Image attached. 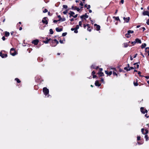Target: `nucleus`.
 I'll return each instance as SVG.
<instances>
[{
	"label": "nucleus",
	"instance_id": "1",
	"mask_svg": "<svg viewBox=\"0 0 149 149\" xmlns=\"http://www.w3.org/2000/svg\"><path fill=\"white\" fill-rule=\"evenodd\" d=\"M51 45L52 47L56 46L59 43L58 41L56 39H51Z\"/></svg>",
	"mask_w": 149,
	"mask_h": 149
},
{
	"label": "nucleus",
	"instance_id": "2",
	"mask_svg": "<svg viewBox=\"0 0 149 149\" xmlns=\"http://www.w3.org/2000/svg\"><path fill=\"white\" fill-rule=\"evenodd\" d=\"M0 56L3 58L7 57L8 55L6 52L5 51H1L0 52Z\"/></svg>",
	"mask_w": 149,
	"mask_h": 149
},
{
	"label": "nucleus",
	"instance_id": "3",
	"mask_svg": "<svg viewBox=\"0 0 149 149\" xmlns=\"http://www.w3.org/2000/svg\"><path fill=\"white\" fill-rule=\"evenodd\" d=\"M43 92L44 94L46 96L49 93V90L47 87H44L43 88Z\"/></svg>",
	"mask_w": 149,
	"mask_h": 149
},
{
	"label": "nucleus",
	"instance_id": "4",
	"mask_svg": "<svg viewBox=\"0 0 149 149\" xmlns=\"http://www.w3.org/2000/svg\"><path fill=\"white\" fill-rule=\"evenodd\" d=\"M10 54L13 56H15L16 54V52L13 48H12L11 49L10 51Z\"/></svg>",
	"mask_w": 149,
	"mask_h": 149
},
{
	"label": "nucleus",
	"instance_id": "5",
	"mask_svg": "<svg viewBox=\"0 0 149 149\" xmlns=\"http://www.w3.org/2000/svg\"><path fill=\"white\" fill-rule=\"evenodd\" d=\"M48 18L47 17H45L43 18L42 20V23L46 25L47 24H48V21L47 20Z\"/></svg>",
	"mask_w": 149,
	"mask_h": 149
},
{
	"label": "nucleus",
	"instance_id": "6",
	"mask_svg": "<svg viewBox=\"0 0 149 149\" xmlns=\"http://www.w3.org/2000/svg\"><path fill=\"white\" fill-rule=\"evenodd\" d=\"M141 131L142 134H146L148 133V130L147 129L144 130V128H142L141 129Z\"/></svg>",
	"mask_w": 149,
	"mask_h": 149
},
{
	"label": "nucleus",
	"instance_id": "7",
	"mask_svg": "<svg viewBox=\"0 0 149 149\" xmlns=\"http://www.w3.org/2000/svg\"><path fill=\"white\" fill-rule=\"evenodd\" d=\"M140 110L141 112L143 114L147 113L148 112L147 110L146 109H145L143 107H141L140 108Z\"/></svg>",
	"mask_w": 149,
	"mask_h": 149
},
{
	"label": "nucleus",
	"instance_id": "8",
	"mask_svg": "<svg viewBox=\"0 0 149 149\" xmlns=\"http://www.w3.org/2000/svg\"><path fill=\"white\" fill-rule=\"evenodd\" d=\"M51 39L50 38H48L47 37L45 39V40H43V42L45 44H47L49 42L51 43Z\"/></svg>",
	"mask_w": 149,
	"mask_h": 149
},
{
	"label": "nucleus",
	"instance_id": "9",
	"mask_svg": "<svg viewBox=\"0 0 149 149\" xmlns=\"http://www.w3.org/2000/svg\"><path fill=\"white\" fill-rule=\"evenodd\" d=\"M81 19L83 20V19L86 20V18H87L88 17V15H87V13H86L85 14L82 15L80 17Z\"/></svg>",
	"mask_w": 149,
	"mask_h": 149
},
{
	"label": "nucleus",
	"instance_id": "10",
	"mask_svg": "<svg viewBox=\"0 0 149 149\" xmlns=\"http://www.w3.org/2000/svg\"><path fill=\"white\" fill-rule=\"evenodd\" d=\"M39 41V40L37 39L33 40L32 42V43L35 45H37Z\"/></svg>",
	"mask_w": 149,
	"mask_h": 149
},
{
	"label": "nucleus",
	"instance_id": "11",
	"mask_svg": "<svg viewBox=\"0 0 149 149\" xmlns=\"http://www.w3.org/2000/svg\"><path fill=\"white\" fill-rule=\"evenodd\" d=\"M142 14L144 16L148 15L149 17V12L148 11H144Z\"/></svg>",
	"mask_w": 149,
	"mask_h": 149
},
{
	"label": "nucleus",
	"instance_id": "12",
	"mask_svg": "<svg viewBox=\"0 0 149 149\" xmlns=\"http://www.w3.org/2000/svg\"><path fill=\"white\" fill-rule=\"evenodd\" d=\"M94 26H96V30L97 31H98L100 30V26L99 25H97L96 24H94Z\"/></svg>",
	"mask_w": 149,
	"mask_h": 149
},
{
	"label": "nucleus",
	"instance_id": "13",
	"mask_svg": "<svg viewBox=\"0 0 149 149\" xmlns=\"http://www.w3.org/2000/svg\"><path fill=\"white\" fill-rule=\"evenodd\" d=\"M123 19L124 20V21L125 22L127 23H128L129 22L130 20V17H123Z\"/></svg>",
	"mask_w": 149,
	"mask_h": 149
},
{
	"label": "nucleus",
	"instance_id": "14",
	"mask_svg": "<svg viewBox=\"0 0 149 149\" xmlns=\"http://www.w3.org/2000/svg\"><path fill=\"white\" fill-rule=\"evenodd\" d=\"M95 86L98 87L100 86L101 85V84L99 83V81L98 80H96L95 81Z\"/></svg>",
	"mask_w": 149,
	"mask_h": 149
},
{
	"label": "nucleus",
	"instance_id": "15",
	"mask_svg": "<svg viewBox=\"0 0 149 149\" xmlns=\"http://www.w3.org/2000/svg\"><path fill=\"white\" fill-rule=\"evenodd\" d=\"M136 43L141 44V40L138 38H136L135 40Z\"/></svg>",
	"mask_w": 149,
	"mask_h": 149
},
{
	"label": "nucleus",
	"instance_id": "16",
	"mask_svg": "<svg viewBox=\"0 0 149 149\" xmlns=\"http://www.w3.org/2000/svg\"><path fill=\"white\" fill-rule=\"evenodd\" d=\"M105 74H107L108 75H111L112 74V71H110L108 72L107 70H105Z\"/></svg>",
	"mask_w": 149,
	"mask_h": 149
},
{
	"label": "nucleus",
	"instance_id": "17",
	"mask_svg": "<svg viewBox=\"0 0 149 149\" xmlns=\"http://www.w3.org/2000/svg\"><path fill=\"white\" fill-rule=\"evenodd\" d=\"M97 74L99 75V77H101L104 76V74L103 72H98Z\"/></svg>",
	"mask_w": 149,
	"mask_h": 149
},
{
	"label": "nucleus",
	"instance_id": "18",
	"mask_svg": "<svg viewBox=\"0 0 149 149\" xmlns=\"http://www.w3.org/2000/svg\"><path fill=\"white\" fill-rule=\"evenodd\" d=\"M74 13L72 11H70V13H69V14L70 15L69 17H72L73 16V15L74 14Z\"/></svg>",
	"mask_w": 149,
	"mask_h": 149
},
{
	"label": "nucleus",
	"instance_id": "19",
	"mask_svg": "<svg viewBox=\"0 0 149 149\" xmlns=\"http://www.w3.org/2000/svg\"><path fill=\"white\" fill-rule=\"evenodd\" d=\"M56 30L57 32H59L63 30V28H59L58 27H57L56 29Z\"/></svg>",
	"mask_w": 149,
	"mask_h": 149
},
{
	"label": "nucleus",
	"instance_id": "20",
	"mask_svg": "<svg viewBox=\"0 0 149 149\" xmlns=\"http://www.w3.org/2000/svg\"><path fill=\"white\" fill-rule=\"evenodd\" d=\"M146 46V44L145 43L142 44L141 45V48L143 49Z\"/></svg>",
	"mask_w": 149,
	"mask_h": 149
},
{
	"label": "nucleus",
	"instance_id": "21",
	"mask_svg": "<svg viewBox=\"0 0 149 149\" xmlns=\"http://www.w3.org/2000/svg\"><path fill=\"white\" fill-rule=\"evenodd\" d=\"M113 18L117 21H119V22H120V19L118 17H113Z\"/></svg>",
	"mask_w": 149,
	"mask_h": 149
},
{
	"label": "nucleus",
	"instance_id": "22",
	"mask_svg": "<svg viewBox=\"0 0 149 149\" xmlns=\"http://www.w3.org/2000/svg\"><path fill=\"white\" fill-rule=\"evenodd\" d=\"M10 35V33L9 32L7 31H5V35L6 37H8Z\"/></svg>",
	"mask_w": 149,
	"mask_h": 149
},
{
	"label": "nucleus",
	"instance_id": "23",
	"mask_svg": "<svg viewBox=\"0 0 149 149\" xmlns=\"http://www.w3.org/2000/svg\"><path fill=\"white\" fill-rule=\"evenodd\" d=\"M15 80L16 81H17V83H20L21 82L20 80L18 78H15Z\"/></svg>",
	"mask_w": 149,
	"mask_h": 149
},
{
	"label": "nucleus",
	"instance_id": "24",
	"mask_svg": "<svg viewBox=\"0 0 149 149\" xmlns=\"http://www.w3.org/2000/svg\"><path fill=\"white\" fill-rule=\"evenodd\" d=\"M137 79L136 80V82H135L134 81V82L133 84L134 86H137L138 85Z\"/></svg>",
	"mask_w": 149,
	"mask_h": 149
},
{
	"label": "nucleus",
	"instance_id": "25",
	"mask_svg": "<svg viewBox=\"0 0 149 149\" xmlns=\"http://www.w3.org/2000/svg\"><path fill=\"white\" fill-rule=\"evenodd\" d=\"M131 35L130 34H129L128 33H126L125 34V36L127 38H129L130 37Z\"/></svg>",
	"mask_w": 149,
	"mask_h": 149
},
{
	"label": "nucleus",
	"instance_id": "26",
	"mask_svg": "<svg viewBox=\"0 0 149 149\" xmlns=\"http://www.w3.org/2000/svg\"><path fill=\"white\" fill-rule=\"evenodd\" d=\"M83 21V20H82V21H79V25L81 27H82V22Z\"/></svg>",
	"mask_w": 149,
	"mask_h": 149
},
{
	"label": "nucleus",
	"instance_id": "27",
	"mask_svg": "<svg viewBox=\"0 0 149 149\" xmlns=\"http://www.w3.org/2000/svg\"><path fill=\"white\" fill-rule=\"evenodd\" d=\"M134 32V31H131V30H128V31H127V33L130 34V33H133Z\"/></svg>",
	"mask_w": 149,
	"mask_h": 149
},
{
	"label": "nucleus",
	"instance_id": "28",
	"mask_svg": "<svg viewBox=\"0 0 149 149\" xmlns=\"http://www.w3.org/2000/svg\"><path fill=\"white\" fill-rule=\"evenodd\" d=\"M145 138L146 139V141H147L148 139V135L146 134L145 136Z\"/></svg>",
	"mask_w": 149,
	"mask_h": 149
},
{
	"label": "nucleus",
	"instance_id": "29",
	"mask_svg": "<svg viewBox=\"0 0 149 149\" xmlns=\"http://www.w3.org/2000/svg\"><path fill=\"white\" fill-rule=\"evenodd\" d=\"M74 10H77L78 12H79L80 10V9L79 8H77L76 6H75V8L74 9Z\"/></svg>",
	"mask_w": 149,
	"mask_h": 149
},
{
	"label": "nucleus",
	"instance_id": "30",
	"mask_svg": "<svg viewBox=\"0 0 149 149\" xmlns=\"http://www.w3.org/2000/svg\"><path fill=\"white\" fill-rule=\"evenodd\" d=\"M69 10V9H67L65 11H63V13L65 15L66 14Z\"/></svg>",
	"mask_w": 149,
	"mask_h": 149
},
{
	"label": "nucleus",
	"instance_id": "31",
	"mask_svg": "<svg viewBox=\"0 0 149 149\" xmlns=\"http://www.w3.org/2000/svg\"><path fill=\"white\" fill-rule=\"evenodd\" d=\"M124 47H127L129 46V45L127 43H124Z\"/></svg>",
	"mask_w": 149,
	"mask_h": 149
},
{
	"label": "nucleus",
	"instance_id": "32",
	"mask_svg": "<svg viewBox=\"0 0 149 149\" xmlns=\"http://www.w3.org/2000/svg\"><path fill=\"white\" fill-rule=\"evenodd\" d=\"M96 66L94 64L92 65L91 66V68L92 69H95V68Z\"/></svg>",
	"mask_w": 149,
	"mask_h": 149
},
{
	"label": "nucleus",
	"instance_id": "33",
	"mask_svg": "<svg viewBox=\"0 0 149 149\" xmlns=\"http://www.w3.org/2000/svg\"><path fill=\"white\" fill-rule=\"evenodd\" d=\"M49 31H50V33L51 34H52L54 33V32H53L52 29H50Z\"/></svg>",
	"mask_w": 149,
	"mask_h": 149
},
{
	"label": "nucleus",
	"instance_id": "34",
	"mask_svg": "<svg viewBox=\"0 0 149 149\" xmlns=\"http://www.w3.org/2000/svg\"><path fill=\"white\" fill-rule=\"evenodd\" d=\"M143 141H141V142H137V143L139 145L142 144H143Z\"/></svg>",
	"mask_w": 149,
	"mask_h": 149
},
{
	"label": "nucleus",
	"instance_id": "35",
	"mask_svg": "<svg viewBox=\"0 0 149 149\" xmlns=\"http://www.w3.org/2000/svg\"><path fill=\"white\" fill-rule=\"evenodd\" d=\"M141 139V137L140 136H137V141H139Z\"/></svg>",
	"mask_w": 149,
	"mask_h": 149
},
{
	"label": "nucleus",
	"instance_id": "36",
	"mask_svg": "<svg viewBox=\"0 0 149 149\" xmlns=\"http://www.w3.org/2000/svg\"><path fill=\"white\" fill-rule=\"evenodd\" d=\"M67 34V32L63 33L62 34V36H65Z\"/></svg>",
	"mask_w": 149,
	"mask_h": 149
},
{
	"label": "nucleus",
	"instance_id": "37",
	"mask_svg": "<svg viewBox=\"0 0 149 149\" xmlns=\"http://www.w3.org/2000/svg\"><path fill=\"white\" fill-rule=\"evenodd\" d=\"M113 74L114 75H115L117 77L118 76V74L117 73H116L114 71H113Z\"/></svg>",
	"mask_w": 149,
	"mask_h": 149
},
{
	"label": "nucleus",
	"instance_id": "38",
	"mask_svg": "<svg viewBox=\"0 0 149 149\" xmlns=\"http://www.w3.org/2000/svg\"><path fill=\"white\" fill-rule=\"evenodd\" d=\"M63 8L65 9H67L68 8V6L66 5H63Z\"/></svg>",
	"mask_w": 149,
	"mask_h": 149
},
{
	"label": "nucleus",
	"instance_id": "39",
	"mask_svg": "<svg viewBox=\"0 0 149 149\" xmlns=\"http://www.w3.org/2000/svg\"><path fill=\"white\" fill-rule=\"evenodd\" d=\"M58 17L59 18V19L58 20V21H61V17L60 15H58Z\"/></svg>",
	"mask_w": 149,
	"mask_h": 149
},
{
	"label": "nucleus",
	"instance_id": "40",
	"mask_svg": "<svg viewBox=\"0 0 149 149\" xmlns=\"http://www.w3.org/2000/svg\"><path fill=\"white\" fill-rule=\"evenodd\" d=\"M48 12V10L47 9H45L44 10H43V12L44 13H46Z\"/></svg>",
	"mask_w": 149,
	"mask_h": 149
},
{
	"label": "nucleus",
	"instance_id": "41",
	"mask_svg": "<svg viewBox=\"0 0 149 149\" xmlns=\"http://www.w3.org/2000/svg\"><path fill=\"white\" fill-rule=\"evenodd\" d=\"M66 20V19L65 18H61V21H65Z\"/></svg>",
	"mask_w": 149,
	"mask_h": 149
},
{
	"label": "nucleus",
	"instance_id": "42",
	"mask_svg": "<svg viewBox=\"0 0 149 149\" xmlns=\"http://www.w3.org/2000/svg\"><path fill=\"white\" fill-rule=\"evenodd\" d=\"M138 73L140 77H144V76H142L141 75V72L140 71H139Z\"/></svg>",
	"mask_w": 149,
	"mask_h": 149
},
{
	"label": "nucleus",
	"instance_id": "43",
	"mask_svg": "<svg viewBox=\"0 0 149 149\" xmlns=\"http://www.w3.org/2000/svg\"><path fill=\"white\" fill-rule=\"evenodd\" d=\"M134 69V68L133 67H130V68L128 69V70H129V71H130L131 70H132V69Z\"/></svg>",
	"mask_w": 149,
	"mask_h": 149
},
{
	"label": "nucleus",
	"instance_id": "44",
	"mask_svg": "<svg viewBox=\"0 0 149 149\" xmlns=\"http://www.w3.org/2000/svg\"><path fill=\"white\" fill-rule=\"evenodd\" d=\"M124 69L125 70H126L127 71H129V70H128V68L127 67H125L124 68Z\"/></svg>",
	"mask_w": 149,
	"mask_h": 149
},
{
	"label": "nucleus",
	"instance_id": "45",
	"mask_svg": "<svg viewBox=\"0 0 149 149\" xmlns=\"http://www.w3.org/2000/svg\"><path fill=\"white\" fill-rule=\"evenodd\" d=\"M79 28V25H77L76 27L75 28V29H78Z\"/></svg>",
	"mask_w": 149,
	"mask_h": 149
},
{
	"label": "nucleus",
	"instance_id": "46",
	"mask_svg": "<svg viewBox=\"0 0 149 149\" xmlns=\"http://www.w3.org/2000/svg\"><path fill=\"white\" fill-rule=\"evenodd\" d=\"M119 72H121L123 71V70L122 69H121V68H119Z\"/></svg>",
	"mask_w": 149,
	"mask_h": 149
},
{
	"label": "nucleus",
	"instance_id": "47",
	"mask_svg": "<svg viewBox=\"0 0 149 149\" xmlns=\"http://www.w3.org/2000/svg\"><path fill=\"white\" fill-rule=\"evenodd\" d=\"M124 3V0H121V1L120 2V4H123Z\"/></svg>",
	"mask_w": 149,
	"mask_h": 149
},
{
	"label": "nucleus",
	"instance_id": "48",
	"mask_svg": "<svg viewBox=\"0 0 149 149\" xmlns=\"http://www.w3.org/2000/svg\"><path fill=\"white\" fill-rule=\"evenodd\" d=\"M135 41H134L133 42H131V44L133 45H134L136 44Z\"/></svg>",
	"mask_w": 149,
	"mask_h": 149
},
{
	"label": "nucleus",
	"instance_id": "49",
	"mask_svg": "<svg viewBox=\"0 0 149 149\" xmlns=\"http://www.w3.org/2000/svg\"><path fill=\"white\" fill-rule=\"evenodd\" d=\"M95 74V72L94 71H93L91 73V74H92V75H93Z\"/></svg>",
	"mask_w": 149,
	"mask_h": 149
},
{
	"label": "nucleus",
	"instance_id": "50",
	"mask_svg": "<svg viewBox=\"0 0 149 149\" xmlns=\"http://www.w3.org/2000/svg\"><path fill=\"white\" fill-rule=\"evenodd\" d=\"M74 33H78V31H77V29H75V30H74Z\"/></svg>",
	"mask_w": 149,
	"mask_h": 149
},
{
	"label": "nucleus",
	"instance_id": "51",
	"mask_svg": "<svg viewBox=\"0 0 149 149\" xmlns=\"http://www.w3.org/2000/svg\"><path fill=\"white\" fill-rule=\"evenodd\" d=\"M78 16V14H76V15H73V17H74V18H76V17H77Z\"/></svg>",
	"mask_w": 149,
	"mask_h": 149
},
{
	"label": "nucleus",
	"instance_id": "52",
	"mask_svg": "<svg viewBox=\"0 0 149 149\" xmlns=\"http://www.w3.org/2000/svg\"><path fill=\"white\" fill-rule=\"evenodd\" d=\"M91 8V6L90 5H88L87 6V9H89Z\"/></svg>",
	"mask_w": 149,
	"mask_h": 149
},
{
	"label": "nucleus",
	"instance_id": "53",
	"mask_svg": "<svg viewBox=\"0 0 149 149\" xmlns=\"http://www.w3.org/2000/svg\"><path fill=\"white\" fill-rule=\"evenodd\" d=\"M59 42L61 44H63L64 43L63 42V40H59Z\"/></svg>",
	"mask_w": 149,
	"mask_h": 149
},
{
	"label": "nucleus",
	"instance_id": "54",
	"mask_svg": "<svg viewBox=\"0 0 149 149\" xmlns=\"http://www.w3.org/2000/svg\"><path fill=\"white\" fill-rule=\"evenodd\" d=\"M146 24L148 25H149V19H148L146 22Z\"/></svg>",
	"mask_w": 149,
	"mask_h": 149
},
{
	"label": "nucleus",
	"instance_id": "55",
	"mask_svg": "<svg viewBox=\"0 0 149 149\" xmlns=\"http://www.w3.org/2000/svg\"><path fill=\"white\" fill-rule=\"evenodd\" d=\"M99 72H102V71L103 70V69L102 68H99Z\"/></svg>",
	"mask_w": 149,
	"mask_h": 149
},
{
	"label": "nucleus",
	"instance_id": "56",
	"mask_svg": "<svg viewBox=\"0 0 149 149\" xmlns=\"http://www.w3.org/2000/svg\"><path fill=\"white\" fill-rule=\"evenodd\" d=\"M79 5L81 6H83L84 5L82 3V2L81 1H80V3Z\"/></svg>",
	"mask_w": 149,
	"mask_h": 149
},
{
	"label": "nucleus",
	"instance_id": "57",
	"mask_svg": "<svg viewBox=\"0 0 149 149\" xmlns=\"http://www.w3.org/2000/svg\"><path fill=\"white\" fill-rule=\"evenodd\" d=\"M93 78H95L97 77V76L95 75L94 74V75H93Z\"/></svg>",
	"mask_w": 149,
	"mask_h": 149
},
{
	"label": "nucleus",
	"instance_id": "58",
	"mask_svg": "<svg viewBox=\"0 0 149 149\" xmlns=\"http://www.w3.org/2000/svg\"><path fill=\"white\" fill-rule=\"evenodd\" d=\"M140 63V62H138L135 63H134L133 65H137L138 64Z\"/></svg>",
	"mask_w": 149,
	"mask_h": 149
},
{
	"label": "nucleus",
	"instance_id": "59",
	"mask_svg": "<svg viewBox=\"0 0 149 149\" xmlns=\"http://www.w3.org/2000/svg\"><path fill=\"white\" fill-rule=\"evenodd\" d=\"M87 30L89 31L90 32H91V29L90 28H88V27L87 28Z\"/></svg>",
	"mask_w": 149,
	"mask_h": 149
},
{
	"label": "nucleus",
	"instance_id": "60",
	"mask_svg": "<svg viewBox=\"0 0 149 149\" xmlns=\"http://www.w3.org/2000/svg\"><path fill=\"white\" fill-rule=\"evenodd\" d=\"M111 69L112 70H114V71H116V68H111Z\"/></svg>",
	"mask_w": 149,
	"mask_h": 149
},
{
	"label": "nucleus",
	"instance_id": "61",
	"mask_svg": "<svg viewBox=\"0 0 149 149\" xmlns=\"http://www.w3.org/2000/svg\"><path fill=\"white\" fill-rule=\"evenodd\" d=\"M86 26L88 27V28H90V26L89 24H86Z\"/></svg>",
	"mask_w": 149,
	"mask_h": 149
},
{
	"label": "nucleus",
	"instance_id": "62",
	"mask_svg": "<svg viewBox=\"0 0 149 149\" xmlns=\"http://www.w3.org/2000/svg\"><path fill=\"white\" fill-rule=\"evenodd\" d=\"M2 39L4 41L5 40L6 38L4 36H3L2 38Z\"/></svg>",
	"mask_w": 149,
	"mask_h": 149
},
{
	"label": "nucleus",
	"instance_id": "63",
	"mask_svg": "<svg viewBox=\"0 0 149 149\" xmlns=\"http://www.w3.org/2000/svg\"><path fill=\"white\" fill-rule=\"evenodd\" d=\"M48 15H49V16H51L52 15V14H51V13H50V12H48Z\"/></svg>",
	"mask_w": 149,
	"mask_h": 149
},
{
	"label": "nucleus",
	"instance_id": "64",
	"mask_svg": "<svg viewBox=\"0 0 149 149\" xmlns=\"http://www.w3.org/2000/svg\"><path fill=\"white\" fill-rule=\"evenodd\" d=\"M101 80V81L102 82H104V79L103 78H100Z\"/></svg>",
	"mask_w": 149,
	"mask_h": 149
}]
</instances>
